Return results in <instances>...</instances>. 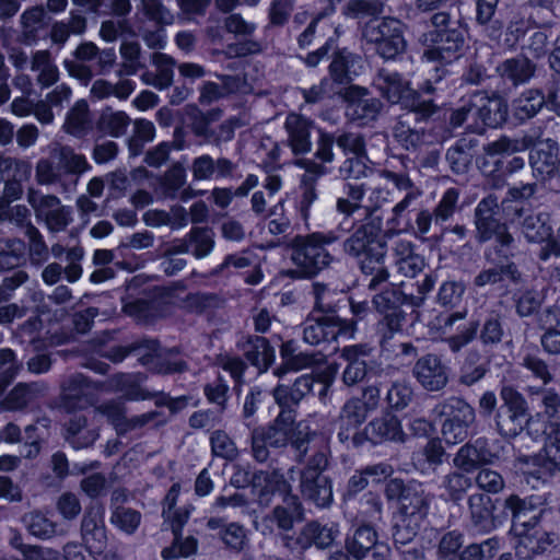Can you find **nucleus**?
Instances as JSON below:
<instances>
[{
    "instance_id": "25",
    "label": "nucleus",
    "mask_w": 560,
    "mask_h": 560,
    "mask_svg": "<svg viewBox=\"0 0 560 560\" xmlns=\"http://www.w3.org/2000/svg\"><path fill=\"white\" fill-rule=\"evenodd\" d=\"M366 435L373 443H382L385 441L404 442L405 432L399 420L392 415H385L369 423L365 429Z\"/></svg>"
},
{
    "instance_id": "46",
    "label": "nucleus",
    "mask_w": 560,
    "mask_h": 560,
    "mask_svg": "<svg viewBox=\"0 0 560 560\" xmlns=\"http://www.w3.org/2000/svg\"><path fill=\"white\" fill-rule=\"evenodd\" d=\"M408 114L406 117H401L393 128L394 138L405 148H416L423 138V135L410 127Z\"/></svg>"
},
{
    "instance_id": "51",
    "label": "nucleus",
    "mask_w": 560,
    "mask_h": 560,
    "mask_svg": "<svg viewBox=\"0 0 560 560\" xmlns=\"http://www.w3.org/2000/svg\"><path fill=\"white\" fill-rule=\"evenodd\" d=\"M462 535L457 532L445 534L439 545L438 560H460Z\"/></svg>"
},
{
    "instance_id": "17",
    "label": "nucleus",
    "mask_w": 560,
    "mask_h": 560,
    "mask_svg": "<svg viewBox=\"0 0 560 560\" xmlns=\"http://www.w3.org/2000/svg\"><path fill=\"white\" fill-rule=\"evenodd\" d=\"M347 549L357 559L364 558L371 549L377 560H386L389 556L388 546L377 542L376 532L371 526L359 527L347 540Z\"/></svg>"
},
{
    "instance_id": "42",
    "label": "nucleus",
    "mask_w": 560,
    "mask_h": 560,
    "mask_svg": "<svg viewBox=\"0 0 560 560\" xmlns=\"http://www.w3.org/2000/svg\"><path fill=\"white\" fill-rule=\"evenodd\" d=\"M25 254V245L19 240H0V270L18 266Z\"/></svg>"
},
{
    "instance_id": "28",
    "label": "nucleus",
    "mask_w": 560,
    "mask_h": 560,
    "mask_svg": "<svg viewBox=\"0 0 560 560\" xmlns=\"http://www.w3.org/2000/svg\"><path fill=\"white\" fill-rule=\"evenodd\" d=\"M522 232L532 243H545L552 240V228L549 222V214L546 212L532 213L527 215L522 224Z\"/></svg>"
},
{
    "instance_id": "22",
    "label": "nucleus",
    "mask_w": 560,
    "mask_h": 560,
    "mask_svg": "<svg viewBox=\"0 0 560 560\" xmlns=\"http://www.w3.org/2000/svg\"><path fill=\"white\" fill-rule=\"evenodd\" d=\"M82 538L85 548L89 550L88 558L92 553H98L103 550L106 542V534L103 525V511L97 508L96 511H90L82 521Z\"/></svg>"
},
{
    "instance_id": "15",
    "label": "nucleus",
    "mask_w": 560,
    "mask_h": 560,
    "mask_svg": "<svg viewBox=\"0 0 560 560\" xmlns=\"http://www.w3.org/2000/svg\"><path fill=\"white\" fill-rule=\"evenodd\" d=\"M497 209V198L489 196L482 199L476 208V228L482 241L495 237L502 245H509L512 236L506 232L505 226L500 225L494 219Z\"/></svg>"
},
{
    "instance_id": "8",
    "label": "nucleus",
    "mask_w": 560,
    "mask_h": 560,
    "mask_svg": "<svg viewBox=\"0 0 560 560\" xmlns=\"http://www.w3.org/2000/svg\"><path fill=\"white\" fill-rule=\"evenodd\" d=\"M293 421L294 417L291 410L283 409L277 417L275 424L262 433L270 446L281 447L291 442L296 451L304 454L307 451L304 444L313 441L317 438V434L311 430L308 422H300L293 428Z\"/></svg>"
},
{
    "instance_id": "23",
    "label": "nucleus",
    "mask_w": 560,
    "mask_h": 560,
    "mask_svg": "<svg viewBox=\"0 0 560 560\" xmlns=\"http://www.w3.org/2000/svg\"><path fill=\"white\" fill-rule=\"evenodd\" d=\"M529 162L541 176L555 174L560 167L558 144L552 140L539 142L530 150Z\"/></svg>"
},
{
    "instance_id": "63",
    "label": "nucleus",
    "mask_w": 560,
    "mask_h": 560,
    "mask_svg": "<svg viewBox=\"0 0 560 560\" xmlns=\"http://www.w3.org/2000/svg\"><path fill=\"white\" fill-rule=\"evenodd\" d=\"M412 398V389L407 383H395L387 393L389 405L396 409L408 406Z\"/></svg>"
},
{
    "instance_id": "30",
    "label": "nucleus",
    "mask_w": 560,
    "mask_h": 560,
    "mask_svg": "<svg viewBox=\"0 0 560 560\" xmlns=\"http://www.w3.org/2000/svg\"><path fill=\"white\" fill-rule=\"evenodd\" d=\"M338 534L339 530L332 523L324 526L318 523H311L307 524L301 533L299 544L303 548L311 545H316L319 548H326L332 544Z\"/></svg>"
},
{
    "instance_id": "10",
    "label": "nucleus",
    "mask_w": 560,
    "mask_h": 560,
    "mask_svg": "<svg viewBox=\"0 0 560 560\" xmlns=\"http://www.w3.org/2000/svg\"><path fill=\"white\" fill-rule=\"evenodd\" d=\"M464 34L459 30H435L424 35L429 48L423 58L429 62L452 63L457 60L464 48Z\"/></svg>"
},
{
    "instance_id": "49",
    "label": "nucleus",
    "mask_w": 560,
    "mask_h": 560,
    "mask_svg": "<svg viewBox=\"0 0 560 560\" xmlns=\"http://www.w3.org/2000/svg\"><path fill=\"white\" fill-rule=\"evenodd\" d=\"M35 396V388L32 385L19 384L2 401L5 410H18L25 407Z\"/></svg>"
},
{
    "instance_id": "11",
    "label": "nucleus",
    "mask_w": 560,
    "mask_h": 560,
    "mask_svg": "<svg viewBox=\"0 0 560 560\" xmlns=\"http://www.w3.org/2000/svg\"><path fill=\"white\" fill-rule=\"evenodd\" d=\"M27 200L36 218L52 232L63 231L72 221L70 208L62 206L56 196L30 189Z\"/></svg>"
},
{
    "instance_id": "35",
    "label": "nucleus",
    "mask_w": 560,
    "mask_h": 560,
    "mask_svg": "<svg viewBox=\"0 0 560 560\" xmlns=\"http://www.w3.org/2000/svg\"><path fill=\"white\" fill-rule=\"evenodd\" d=\"M544 104L545 96L539 91L528 90L514 100L512 110L517 119L526 120L534 117Z\"/></svg>"
},
{
    "instance_id": "7",
    "label": "nucleus",
    "mask_w": 560,
    "mask_h": 560,
    "mask_svg": "<svg viewBox=\"0 0 560 560\" xmlns=\"http://www.w3.org/2000/svg\"><path fill=\"white\" fill-rule=\"evenodd\" d=\"M363 37L376 46V51L384 59L395 58L406 46L402 25L396 19L371 20L363 30Z\"/></svg>"
},
{
    "instance_id": "56",
    "label": "nucleus",
    "mask_w": 560,
    "mask_h": 560,
    "mask_svg": "<svg viewBox=\"0 0 560 560\" xmlns=\"http://www.w3.org/2000/svg\"><path fill=\"white\" fill-rule=\"evenodd\" d=\"M114 254L109 249H97L94 252L93 261L95 265L101 266L95 270L90 280H110L116 277L112 267L107 266L112 262Z\"/></svg>"
},
{
    "instance_id": "13",
    "label": "nucleus",
    "mask_w": 560,
    "mask_h": 560,
    "mask_svg": "<svg viewBox=\"0 0 560 560\" xmlns=\"http://www.w3.org/2000/svg\"><path fill=\"white\" fill-rule=\"evenodd\" d=\"M326 465V455L320 452L313 457L312 465L301 476L302 493L317 506H326L332 500L331 485L320 474Z\"/></svg>"
},
{
    "instance_id": "57",
    "label": "nucleus",
    "mask_w": 560,
    "mask_h": 560,
    "mask_svg": "<svg viewBox=\"0 0 560 560\" xmlns=\"http://www.w3.org/2000/svg\"><path fill=\"white\" fill-rule=\"evenodd\" d=\"M341 86H335L330 79H324L319 85H314L310 90H303V96L307 103H315L324 97H331L342 93Z\"/></svg>"
},
{
    "instance_id": "9",
    "label": "nucleus",
    "mask_w": 560,
    "mask_h": 560,
    "mask_svg": "<svg viewBox=\"0 0 560 560\" xmlns=\"http://www.w3.org/2000/svg\"><path fill=\"white\" fill-rule=\"evenodd\" d=\"M435 411L446 417L442 435L447 444L455 445L467 438L468 427L475 420V411L467 402L453 397L439 405Z\"/></svg>"
},
{
    "instance_id": "1",
    "label": "nucleus",
    "mask_w": 560,
    "mask_h": 560,
    "mask_svg": "<svg viewBox=\"0 0 560 560\" xmlns=\"http://www.w3.org/2000/svg\"><path fill=\"white\" fill-rule=\"evenodd\" d=\"M503 400L502 411L497 417L499 432L506 438L516 436L524 430L526 422L527 434L537 439L547 435L542 454L530 459L520 460V470L537 481L549 475L560 472V399L553 392H545L542 410L527 419V407L523 396L515 389L504 386L501 390Z\"/></svg>"
},
{
    "instance_id": "39",
    "label": "nucleus",
    "mask_w": 560,
    "mask_h": 560,
    "mask_svg": "<svg viewBox=\"0 0 560 560\" xmlns=\"http://www.w3.org/2000/svg\"><path fill=\"white\" fill-rule=\"evenodd\" d=\"M342 191L343 196L337 199V210L350 215L361 208L366 191L365 184L345 183Z\"/></svg>"
},
{
    "instance_id": "43",
    "label": "nucleus",
    "mask_w": 560,
    "mask_h": 560,
    "mask_svg": "<svg viewBox=\"0 0 560 560\" xmlns=\"http://www.w3.org/2000/svg\"><path fill=\"white\" fill-rule=\"evenodd\" d=\"M129 125V117L124 112L104 110L101 115L98 126L100 129L112 136L120 137L125 133Z\"/></svg>"
},
{
    "instance_id": "36",
    "label": "nucleus",
    "mask_w": 560,
    "mask_h": 560,
    "mask_svg": "<svg viewBox=\"0 0 560 560\" xmlns=\"http://www.w3.org/2000/svg\"><path fill=\"white\" fill-rule=\"evenodd\" d=\"M501 77L511 80L513 83H524L534 73V66L525 57L508 59L498 67Z\"/></svg>"
},
{
    "instance_id": "2",
    "label": "nucleus",
    "mask_w": 560,
    "mask_h": 560,
    "mask_svg": "<svg viewBox=\"0 0 560 560\" xmlns=\"http://www.w3.org/2000/svg\"><path fill=\"white\" fill-rule=\"evenodd\" d=\"M505 506L513 513L512 544L518 558H529L559 542V537L556 534L547 533L538 525L540 512L527 517V512L533 506L532 501L527 502L516 495H511L506 499Z\"/></svg>"
},
{
    "instance_id": "59",
    "label": "nucleus",
    "mask_w": 560,
    "mask_h": 560,
    "mask_svg": "<svg viewBox=\"0 0 560 560\" xmlns=\"http://www.w3.org/2000/svg\"><path fill=\"white\" fill-rule=\"evenodd\" d=\"M210 441L214 455L230 459L236 455L235 444L225 432L215 431L212 433Z\"/></svg>"
},
{
    "instance_id": "5",
    "label": "nucleus",
    "mask_w": 560,
    "mask_h": 560,
    "mask_svg": "<svg viewBox=\"0 0 560 560\" xmlns=\"http://www.w3.org/2000/svg\"><path fill=\"white\" fill-rule=\"evenodd\" d=\"M339 236L330 231L327 233H313L306 237H298L294 242L292 260L296 266V272L303 277H315L327 267L331 260L325 249Z\"/></svg>"
},
{
    "instance_id": "47",
    "label": "nucleus",
    "mask_w": 560,
    "mask_h": 560,
    "mask_svg": "<svg viewBox=\"0 0 560 560\" xmlns=\"http://www.w3.org/2000/svg\"><path fill=\"white\" fill-rule=\"evenodd\" d=\"M65 175L61 164L54 158L40 159L36 165V179L40 185L58 183Z\"/></svg>"
},
{
    "instance_id": "3",
    "label": "nucleus",
    "mask_w": 560,
    "mask_h": 560,
    "mask_svg": "<svg viewBox=\"0 0 560 560\" xmlns=\"http://www.w3.org/2000/svg\"><path fill=\"white\" fill-rule=\"evenodd\" d=\"M290 487L283 479V476L278 472L271 475L260 472L255 476L253 483V492L258 498L260 504L266 505L270 501V495L278 492L283 497L284 506L275 509V518H262L255 522V526L264 535L272 533V524L277 523L278 527L282 530H289L293 523L301 516V508L295 497L289 495Z\"/></svg>"
},
{
    "instance_id": "4",
    "label": "nucleus",
    "mask_w": 560,
    "mask_h": 560,
    "mask_svg": "<svg viewBox=\"0 0 560 560\" xmlns=\"http://www.w3.org/2000/svg\"><path fill=\"white\" fill-rule=\"evenodd\" d=\"M506 115L508 106L500 96L478 92L452 114L451 124L459 127L467 121L468 129L481 133L486 127L500 126L505 121Z\"/></svg>"
},
{
    "instance_id": "44",
    "label": "nucleus",
    "mask_w": 560,
    "mask_h": 560,
    "mask_svg": "<svg viewBox=\"0 0 560 560\" xmlns=\"http://www.w3.org/2000/svg\"><path fill=\"white\" fill-rule=\"evenodd\" d=\"M142 378L136 375H117L110 380V387L120 392L122 396L131 400L145 399L147 395L140 388Z\"/></svg>"
},
{
    "instance_id": "50",
    "label": "nucleus",
    "mask_w": 560,
    "mask_h": 560,
    "mask_svg": "<svg viewBox=\"0 0 560 560\" xmlns=\"http://www.w3.org/2000/svg\"><path fill=\"white\" fill-rule=\"evenodd\" d=\"M0 173H10L11 180H18L23 184L31 176L32 164L24 160L0 156Z\"/></svg>"
},
{
    "instance_id": "60",
    "label": "nucleus",
    "mask_w": 560,
    "mask_h": 560,
    "mask_svg": "<svg viewBox=\"0 0 560 560\" xmlns=\"http://www.w3.org/2000/svg\"><path fill=\"white\" fill-rule=\"evenodd\" d=\"M457 200L458 191L455 188L447 189L434 210L435 221L444 222L450 219L454 213Z\"/></svg>"
},
{
    "instance_id": "48",
    "label": "nucleus",
    "mask_w": 560,
    "mask_h": 560,
    "mask_svg": "<svg viewBox=\"0 0 560 560\" xmlns=\"http://www.w3.org/2000/svg\"><path fill=\"white\" fill-rule=\"evenodd\" d=\"M112 524L126 534H132L141 522V514L128 508H116L110 516Z\"/></svg>"
},
{
    "instance_id": "61",
    "label": "nucleus",
    "mask_w": 560,
    "mask_h": 560,
    "mask_svg": "<svg viewBox=\"0 0 560 560\" xmlns=\"http://www.w3.org/2000/svg\"><path fill=\"white\" fill-rule=\"evenodd\" d=\"M142 7L145 15L158 23L172 24L174 21L173 13L162 4L161 0H142Z\"/></svg>"
},
{
    "instance_id": "16",
    "label": "nucleus",
    "mask_w": 560,
    "mask_h": 560,
    "mask_svg": "<svg viewBox=\"0 0 560 560\" xmlns=\"http://www.w3.org/2000/svg\"><path fill=\"white\" fill-rule=\"evenodd\" d=\"M366 89L358 85H351L345 91V98L347 101L346 114L354 121L365 124L376 117L381 109L380 101L375 98H368Z\"/></svg>"
},
{
    "instance_id": "64",
    "label": "nucleus",
    "mask_w": 560,
    "mask_h": 560,
    "mask_svg": "<svg viewBox=\"0 0 560 560\" xmlns=\"http://www.w3.org/2000/svg\"><path fill=\"white\" fill-rule=\"evenodd\" d=\"M479 488L487 492L498 493L504 487L503 478L500 474L491 469H482L476 478Z\"/></svg>"
},
{
    "instance_id": "6",
    "label": "nucleus",
    "mask_w": 560,
    "mask_h": 560,
    "mask_svg": "<svg viewBox=\"0 0 560 560\" xmlns=\"http://www.w3.org/2000/svg\"><path fill=\"white\" fill-rule=\"evenodd\" d=\"M374 85L388 102L401 103L415 114L427 116L434 112L432 103L430 101L420 102L418 93L397 72L380 70L374 79Z\"/></svg>"
},
{
    "instance_id": "19",
    "label": "nucleus",
    "mask_w": 560,
    "mask_h": 560,
    "mask_svg": "<svg viewBox=\"0 0 560 560\" xmlns=\"http://www.w3.org/2000/svg\"><path fill=\"white\" fill-rule=\"evenodd\" d=\"M413 373L418 382L428 390H440L447 383L446 368L435 355H427L418 360Z\"/></svg>"
},
{
    "instance_id": "20",
    "label": "nucleus",
    "mask_w": 560,
    "mask_h": 560,
    "mask_svg": "<svg viewBox=\"0 0 560 560\" xmlns=\"http://www.w3.org/2000/svg\"><path fill=\"white\" fill-rule=\"evenodd\" d=\"M381 218H375L371 223L358 228L345 242V250L355 257L370 254L375 250L374 243H383L380 238Z\"/></svg>"
},
{
    "instance_id": "18",
    "label": "nucleus",
    "mask_w": 560,
    "mask_h": 560,
    "mask_svg": "<svg viewBox=\"0 0 560 560\" xmlns=\"http://www.w3.org/2000/svg\"><path fill=\"white\" fill-rule=\"evenodd\" d=\"M499 457L498 453L490 450L487 441L477 440L474 444L460 447L454 464L457 468L470 472L480 465L492 464Z\"/></svg>"
},
{
    "instance_id": "21",
    "label": "nucleus",
    "mask_w": 560,
    "mask_h": 560,
    "mask_svg": "<svg viewBox=\"0 0 560 560\" xmlns=\"http://www.w3.org/2000/svg\"><path fill=\"white\" fill-rule=\"evenodd\" d=\"M396 257V267L399 276L405 278H416L425 268V260L422 256L413 252L410 241L397 240L393 247Z\"/></svg>"
},
{
    "instance_id": "52",
    "label": "nucleus",
    "mask_w": 560,
    "mask_h": 560,
    "mask_svg": "<svg viewBox=\"0 0 560 560\" xmlns=\"http://www.w3.org/2000/svg\"><path fill=\"white\" fill-rule=\"evenodd\" d=\"M154 65L156 67L154 86L160 90L168 88L173 82V59L164 54H155Z\"/></svg>"
},
{
    "instance_id": "27",
    "label": "nucleus",
    "mask_w": 560,
    "mask_h": 560,
    "mask_svg": "<svg viewBox=\"0 0 560 560\" xmlns=\"http://www.w3.org/2000/svg\"><path fill=\"white\" fill-rule=\"evenodd\" d=\"M361 68L362 59L360 57L346 50L338 52L330 65L331 83H335V86H340L358 75Z\"/></svg>"
},
{
    "instance_id": "40",
    "label": "nucleus",
    "mask_w": 560,
    "mask_h": 560,
    "mask_svg": "<svg viewBox=\"0 0 560 560\" xmlns=\"http://www.w3.org/2000/svg\"><path fill=\"white\" fill-rule=\"evenodd\" d=\"M213 246V232L210 229L196 228L188 236L186 250L197 258H203L211 253Z\"/></svg>"
},
{
    "instance_id": "55",
    "label": "nucleus",
    "mask_w": 560,
    "mask_h": 560,
    "mask_svg": "<svg viewBox=\"0 0 560 560\" xmlns=\"http://www.w3.org/2000/svg\"><path fill=\"white\" fill-rule=\"evenodd\" d=\"M381 11V4L375 0H350L343 9L348 18H364Z\"/></svg>"
},
{
    "instance_id": "58",
    "label": "nucleus",
    "mask_w": 560,
    "mask_h": 560,
    "mask_svg": "<svg viewBox=\"0 0 560 560\" xmlns=\"http://www.w3.org/2000/svg\"><path fill=\"white\" fill-rule=\"evenodd\" d=\"M544 289L526 290L517 299V313L521 316H528L534 313L544 300Z\"/></svg>"
},
{
    "instance_id": "45",
    "label": "nucleus",
    "mask_w": 560,
    "mask_h": 560,
    "mask_svg": "<svg viewBox=\"0 0 560 560\" xmlns=\"http://www.w3.org/2000/svg\"><path fill=\"white\" fill-rule=\"evenodd\" d=\"M420 514L400 515L395 523L393 537L396 545H407L418 532Z\"/></svg>"
},
{
    "instance_id": "38",
    "label": "nucleus",
    "mask_w": 560,
    "mask_h": 560,
    "mask_svg": "<svg viewBox=\"0 0 560 560\" xmlns=\"http://www.w3.org/2000/svg\"><path fill=\"white\" fill-rule=\"evenodd\" d=\"M91 128V118L89 114L88 103L84 100L78 101L70 109L65 129L73 136H82Z\"/></svg>"
},
{
    "instance_id": "41",
    "label": "nucleus",
    "mask_w": 560,
    "mask_h": 560,
    "mask_svg": "<svg viewBox=\"0 0 560 560\" xmlns=\"http://www.w3.org/2000/svg\"><path fill=\"white\" fill-rule=\"evenodd\" d=\"M54 156L61 164L65 174L83 173L90 168L84 155L75 153L69 147H60L54 150Z\"/></svg>"
},
{
    "instance_id": "62",
    "label": "nucleus",
    "mask_w": 560,
    "mask_h": 560,
    "mask_svg": "<svg viewBox=\"0 0 560 560\" xmlns=\"http://www.w3.org/2000/svg\"><path fill=\"white\" fill-rule=\"evenodd\" d=\"M365 188L370 190L368 203L364 206L368 212L373 213L389 200L390 191L381 182H375Z\"/></svg>"
},
{
    "instance_id": "14",
    "label": "nucleus",
    "mask_w": 560,
    "mask_h": 560,
    "mask_svg": "<svg viewBox=\"0 0 560 560\" xmlns=\"http://www.w3.org/2000/svg\"><path fill=\"white\" fill-rule=\"evenodd\" d=\"M353 336V324L335 316H324L316 320L308 319L304 327V340L310 345H319L338 337L350 339Z\"/></svg>"
},
{
    "instance_id": "26",
    "label": "nucleus",
    "mask_w": 560,
    "mask_h": 560,
    "mask_svg": "<svg viewBox=\"0 0 560 560\" xmlns=\"http://www.w3.org/2000/svg\"><path fill=\"white\" fill-rule=\"evenodd\" d=\"M369 354L370 349L365 346H350L342 350V357L348 362L343 372L346 384L353 385L364 378Z\"/></svg>"
},
{
    "instance_id": "31",
    "label": "nucleus",
    "mask_w": 560,
    "mask_h": 560,
    "mask_svg": "<svg viewBox=\"0 0 560 560\" xmlns=\"http://www.w3.org/2000/svg\"><path fill=\"white\" fill-rule=\"evenodd\" d=\"M97 436L96 430L88 424L83 416H74L66 429L67 441L78 450L92 445Z\"/></svg>"
},
{
    "instance_id": "54",
    "label": "nucleus",
    "mask_w": 560,
    "mask_h": 560,
    "mask_svg": "<svg viewBox=\"0 0 560 560\" xmlns=\"http://www.w3.org/2000/svg\"><path fill=\"white\" fill-rule=\"evenodd\" d=\"M180 530H177L175 535V540L172 547L166 548L162 551V557L165 560H173L179 557H188L194 553L197 549V541L192 537H187L185 539H180L178 537Z\"/></svg>"
},
{
    "instance_id": "53",
    "label": "nucleus",
    "mask_w": 560,
    "mask_h": 560,
    "mask_svg": "<svg viewBox=\"0 0 560 560\" xmlns=\"http://www.w3.org/2000/svg\"><path fill=\"white\" fill-rule=\"evenodd\" d=\"M28 532L38 538H49L56 534L55 524L42 513H31L26 518Z\"/></svg>"
},
{
    "instance_id": "34",
    "label": "nucleus",
    "mask_w": 560,
    "mask_h": 560,
    "mask_svg": "<svg viewBox=\"0 0 560 560\" xmlns=\"http://www.w3.org/2000/svg\"><path fill=\"white\" fill-rule=\"evenodd\" d=\"M539 322L546 332L541 336V346L549 354H560V331L552 329L559 323V312L548 308L540 315Z\"/></svg>"
},
{
    "instance_id": "29",
    "label": "nucleus",
    "mask_w": 560,
    "mask_h": 560,
    "mask_svg": "<svg viewBox=\"0 0 560 560\" xmlns=\"http://www.w3.org/2000/svg\"><path fill=\"white\" fill-rule=\"evenodd\" d=\"M244 354L259 370V373L265 372L276 358L275 349L262 337L248 339L244 347Z\"/></svg>"
},
{
    "instance_id": "24",
    "label": "nucleus",
    "mask_w": 560,
    "mask_h": 560,
    "mask_svg": "<svg viewBox=\"0 0 560 560\" xmlns=\"http://www.w3.org/2000/svg\"><path fill=\"white\" fill-rule=\"evenodd\" d=\"M284 127L288 133V143L295 154L306 153L311 150V120L292 113L287 116Z\"/></svg>"
},
{
    "instance_id": "12",
    "label": "nucleus",
    "mask_w": 560,
    "mask_h": 560,
    "mask_svg": "<svg viewBox=\"0 0 560 560\" xmlns=\"http://www.w3.org/2000/svg\"><path fill=\"white\" fill-rule=\"evenodd\" d=\"M380 395L381 390L376 386H369L363 392V401L350 399L345 404L339 418L340 441L348 440L350 433L364 422L369 412L378 406Z\"/></svg>"
},
{
    "instance_id": "37",
    "label": "nucleus",
    "mask_w": 560,
    "mask_h": 560,
    "mask_svg": "<svg viewBox=\"0 0 560 560\" xmlns=\"http://www.w3.org/2000/svg\"><path fill=\"white\" fill-rule=\"evenodd\" d=\"M180 492V486L175 483L171 487L167 492L164 504H163V516L166 523H170L173 533H177L187 522L189 514L187 511L174 510L178 495Z\"/></svg>"
},
{
    "instance_id": "33",
    "label": "nucleus",
    "mask_w": 560,
    "mask_h": 560,
    "mask_svg": "<svg viewBox=\"0 0 560 560\" xmlns=\"http://www.w3.org/2000/svg\"><path fill=\"white\" fill-rule=\"evenodd\" d=\"M375 250L360 256V268L364 276L371 280H386L389 275L384 266L385 246L383 243H374Z\"/></svg>"
},
{
    "instance_id": "32",
    "label": "nucleus",
    "mask_w": 560,
    "mask_h": 560,
    "mask_svg": "<svg viewBox=\"0 0 560 560\" xmlns=\"http://www.w3.org/2000/svg\"><path fill=\"white\" fill-rule=\"evenodd\" d=\"M469 504L475 524L481 530L489 532L497 527L499 522L493 516V505L489 497L472 495Z\"/></svg>"
}]
</instances>
